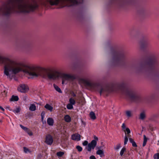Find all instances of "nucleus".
<instances>
[{
	"label": "nucleus",
	"instance_id": "obj_29",
	"mask_svg": "<svg viewBox=\"0 0 159 159\" xmlns=\"http://www.w3.org/2000/svg\"><path fill=\"white\" fill-rule=\"evenodd\" d=\"M76 148L79 152H81L82 150V148L79 145H78L76 147Z\"/></svg>",
	"mask_w": 159,
	"mask_h": 159
},
{
	"label": "nucleus",
	"instance_id": "obj_30",
	"mask_svg": "<svg viewBox=\"0 0 159 159\" xmlns=\"http://www.w3.org/2000/svg\"><path fill=\"white\" fill-rule=\"evenodd\" d=\"M45 115V113L44 112H42L41 114V120L43 123V119L44 118V116Z\"/></svg>",
	"mask_w": 159,
	"mask_h": 159
},
{
	"label": "nucleus",
	"instance_id": "obj_36",
	"mask_svg": "<svg viewBox=\"0 0 159 159\" xmlns=\"http://www.w3.org/2000/svg\"><path fill=\"white\" fill-rule=\"evenodd\" d=\"M20 126L22 129L25 131H27L28 129L26 127H24L21 125H20Z\"/></svg>",
	"mask_w": 159,
	"mask_h": 159
},
{
	"label": "nucleus",
	"instance_id": "obj_27",
	"mask_svg": "<svg viewBox=\"0 0 159 159\" xmlns=\"http://www.w3.org/2000/svg\"><path fill=\"white\" fill-rule=\"evenodd\" d=\"M64 152H57V155L58 157H61L63 155Z\"/></svg>",
	"mask_w": 159,
	"mask_h": 159
},
{
	"label": "nucleus",
	"instance_id": "obj_15",
	"mask_svg": "<svg viewBox=\"0 0 159 159\" xmlns=\"http://www.w3.org/2000/svg\"><path fill=\"white\" fill-rule=\"evenodd\" d=\"M44 107L46 109L50 111H52L53 107L48 104H46Z\"/></svg>",
	"mask_w": 159,
	"mask_h": 159
},
{
	"label": "nucleus",
	"instance_id": "obj_24",
	"mask_svg": "<svg viewBox=\"0 0 159 159\" xmlns=\"http://www.w3.org/2000/svg\"><path fill=\"white\" fill-rule=\"evenodd\" d=\"M73 105L69 103L66 106L67 108L69 110H71L73 108Z\"/></svg>",
	"mask_w": 159,
	"mask_h": 159
},
{
	"label": "nucleus",
	"instance_id": "obj_33",
	"mask_svg": "<svg viewBox=\"0 0 159 159\" xmlns=\"http://www.w3.org/2000/svg\"><path fill=\"white\" fill-rule=\"evenodd\" d=\"M119 57L120 56L119 55L117 54H116L114 57V59L116 60H117L119 59Z\"/></svg>",
	"mask_w": 159,
	"mask_h": 159
},
{
	"label": "nucleus",
	"instance_id": "obj_17",
	"mask_svg": "<svg viewBox=\"0 0 159 159\" xmlns=\"http://www.w3.org/2000/svg\"><path fill=\"white\" fill-rule=\"evenodd\" d=\"M36 109V107L34 104H31L29 107V110L32 111H34Z\"/></svg>",
	"mask_w": 159,
	"mask_h": 159
},
{
	"label": "nucleus",
	"instance_id": "obj_26",
	"mask_svg": "<svg viewBox=\"0 0 159 159\" xmlns=\"http://www.w3.org/2000/svg\"><path fill=\"white\" fill-rule=\"evenodd\" d=\"M125 150L126 148H122L120 152V155L121 156H122L123 155L124 152L125 151Z\"/></svg>",
	"mask_w": 159,
	"mask_h": 159
},
{
	"label": "nucleus",
	"instance_id": "obj_19",
	"mask_svg": "<svg viewBox=\"0 0 159 159\" xmlns=\"http://www.w3.org/2000/svg\"><path fill=\"white\" fill-rule=\"evenodd\" d=\"M125 114L127 117L128 118L132 116V111H126Z\"/></svg>",
	"mask_w": 159,
	"mask_h": 159
},
{
	"label": "nucleus",
	"instance_id": "obj_7",
	"mask_svg": "<svg viewBox=\"0 0 159 159\" xmlns=\"http://www.w3.org/2000/svg\"><path fill=\"white\" fill-rule=\"evenodd\" d=\"M79 82L89 87H92L93 85L91 80L88 79H80L79 80Z\"/></svg>",
	"mask_w": 159,
	"mask_h": 159
},
{
	"label": "nucleus",
	"instance_id": "obj_5",
	"mask_svg": "<svg viewBox=\"0 0 159 159\" xmlns=\"http://www.w3.org/2000/svg\"><path fill=\"white\" fill-rule=\"evenodd\" d=\"M113 91V87L111 86H108L102 87L99 92L101 94L102 93H109Z\"/></svg>",
	"mask_w": 159,
	"mask_h": 159
},
{
	"label": "nucleus",
	"instance_id": "obj_11",
	"mask_svg": "<svg viewBox=\"0 0 159 159\" xmlns=\"http://www.w3.org/2000/svg\"><path fill=\"white\" fill-rule=\"evenodd\" d=\"M146 117V112L145 111H143L140 114L139 119L141 120H143Z\"/></svg>",
	"mask_w": 159,
	"mask_h": 159
},
{
	"label": "nucleus",
	"instance_id": "obj_21",
	"mask_svg": "<svg viewBox=\"0 0 159 159\" xmlns=\"http://www.w3.org/2000/svg\"><path fill=\"white\" fill-rule=\"evenodd\" d=\"M129 141L132 144V145L134 147H137V145L135 142L134 141V140L132 138H129Z\"/></svg>",
	"mask_w": 159,
	"mask_h": 159
},
{
	"label": "nucleus",
	"instance_id": "obj_40",
	"mask_svg": "<svg viewBox=\"0 0 159 159\" xmlns=\"http://www.w3.org/2000/svg\"><path fill=\"white\" fill-rule=\"evenodd\" d=\"M90 159H96L95 157L94 156L92 155L90 156L89 157Z\"/></svg>",
	"mask_w": 159,
	"mask_h": 159
},
{
	"label": "nucleus",
	"instance_id": "obj_20",
	"mask_svg": "<svg viewBox=\"0 0 159 159\" xmlns=\"http://www.w3.org/2000/svg\"><path fill=\"white\" fill-rule=\"evenodd\" d=\"M53 87L55 90L59 93H62L61 89L55 84H53Z\"/></svg>",
	"mask_w": 159,
	"mask_h": 159
},
{
	"label": "nucleus",
	"instance_id": "obj_34",
	"mask_svg": "<svg viewBox=\"0 0 159 159\" xmlns=\"http://www.w3.org/2000/svg\"><path fill=\"white\" fill-rule=\"evenodd\" d=\"M122 129L123 130V131L125 132V129L126 128V126L125 124L124 123H123L122 125Z\"/></svg>",
	"mask_w": 159,
	"mask_h": 159
},
{
	"label": "nucleus",
	"instance_id": "obj_12",
	"mask_svg": "<svg viewBox=\"0 0 159 159\" xmlns=\"http://www.w3.org/2000/svg\"><path fill=\"white\" fill-rule=\"evenodd\" d=\"M48 124L50 126H52L54 123V120L52 118H48L47 120Z\"/></svg>",
	"mask_w": 159,
	"mask_h": 159
},
{
	"label": "nucleus",
	"instance_id": "obj_23",
	"mask_svg": "<svg viewBox=\"0 0 159 159\" xmlns=\"http://www.w3.org/2000/svg\"><path fill=\"white\" fill-rule=\"evenodd\" d=\"M143 146H144L146 144L147 139L145 135H143Z\"/></svg>",
	"mask_w": 159,
	"mask_h": 159
},
{
	"label": "nucleus",
	"instance_id": "obj_43",
	"mask_svg": "<svg viewBox=\"0 0 159 159\" xmlns=\"http://www.w3.org/2000/svg\"><path fill=\"white\" fill-rule=\"evenodd\" d=\"M73 96L74 97H75L76 96V95L74 93H73Z\"/></svg>",
	"mask_w": 159,
	"mask_h": 159
},
{
	"label": "nucleus",
	"instance_id": "obj_22",
	"mask_svg": "<svg viewBox=\"0 0 159 159\" xmlns=\"http://www.w3.org/2000/svg\"><path fill=\"white\" fill-rule=\"evenodd\" d=\"M69 102L70 103L73 105H74L76 103L75 100L72 98H71L69 99Z\"/></svg>",
	"mask_w": 159,
	"mask_h": 159
},
{
	"label": "nucleus",
	"instance_id": "obj_9",
	"mask_svg": "<svg viewBox=\"0 0 159 159\" xmlns=\"http://www.w3.org/2000/svg\"><path fill=\"white\" fill-rule=\"evenodd\" d=\"M53 142L52 136L49 134L47 135L46 137L45 142L48 145H51Z\"/></svg>",
	"mask_w": 159,
	"mask_h": 159
},
{
	"label": "nucleus",
	"instance_id": "obj_42",
	"mask_svg": "<svg viewBox=\"0 0 159 159\" xmlns=\"http://www.w3.org/2000/svg\"><path fill=\"white\" fill-rule=\"evenodd\" d=\"M94 139H95V140L96 141V140H98V138H97V137L96 136H94Z\"/></svg>",
	"mask_w": 159,
	"mask_h": 159
},
{
	"label": "nucleus",
	"instance_id": "obj_18",
	"mask_svg": "<svg viewBox=\"0 0 159 159\" xmlns=\"http://www.w3.org/2000/svg\"><path fill=\"white\" fill-rule=\"evenodd\" d=\"M91 118L93 120H95L96 118V117L95 113L93 111H91L89 114Z\"/></svg>",
	"mask_w": 159,
	"mask_h": 159
},
{
	"label": "nucleus",
	"instance_id": "obj_35",
	"mask_svg": "<svg viewBox=\"0 0 159 159\" xmlns=\"http://www.w3.org/2000/svg\"><path fill=\"white\" fill-rule=\"evenodd\" d=\"M20 111V109L18 108H16L14 111H13V112L15 113H18Z\"/></svg>",
	"mask_w": 159,
	"mask_h": 159
},
{
	"label": "nucleus",
	"instance_id": "obj_44",
	"mask_svg": "<svg viewBox=\"0 0 159 159\" xmlns=\"http://www.w3.org/2000/svg\"><path fill=\"white\" fill-rule=\"evenodd\" d=\"M32 133H31V134H30V135H32Z\"/></svg>",
	"mask_w": 159,
	"mask_h": 159
},
{
	"label": "nucleus",
	"instance_id": "obj_41",
	"mask_svg": "<svg viewBox=\"0 0 159 159\" xmlns=\"http://www.w3.org/2000/svg\"><path fill=\"white\" fill-rule=\"evenodd\" d=\"M0 109L3 111H5L4 109L2 107L0 106Z\"/></svg>",
	"mask_w": 159,
	"mask_h": 159
},
{
	"label": "nucleus",
	"instance_id": "obj_1",
	"mask_svg": "<svg viewBox=\"0 0 159 159\" xmlns=\"http://www.w3.org/2000/svg\"><path fill=\"white\" fill-rule=\"evenodd\" d=\"M0 64L3 66L4 75L10 80L22 70L21 63L8 57L0 55Z\"/></svg>",
	"mask_w": 159,
	"mask_h": 159
},
{
	"label": "nucleus",
	"instance_id": "obj_3",
	"mask_svg": "<svg viewBox=\"0 0 159 159\" xmlns=\"http://www.w3.org/2000/svg\"><path fill=\"white\" fill-rule=\"evenodd\" d=\"M41 3L45 6L48 5L56 6L60 4L69 7L78 5L79 3L77 0H44L41 1Z\"/></svg>",
	"mask_w": 159,
	"mask_h": 159
},
{
	"label": "nucleus",
	"instance_id": "obj_38",
	"mask_svg": "<svg viewBox=\"0 0 159 159\" xmlns=\"http://www.w3.org/2000/svg\"><path fill=\"white\" fill-rule=\"evenodd\" d=\"M24 152L26 153H28L29 151V149L25 147L24 148Z\"/></svg>",
	"mask_w": 159,
	"mask_h": 159
},
{
	"label": "nucleus",
	"instance_id": "obj_25",
	"mask_svg": "<svg viewBox=\"0 0 159 159\" xmlns=\"http://www.w3.org/2000/svg\"><path fill=\"white\" fill-rule=\"evenodd\" d=\"M126 95L127 96L130 98H132L133 96V95L132 94V93L129 92L127 93Z\"/></svg>",
	"mask_w": 159,
	"mask_h": 159
},
{
	"label": "nucleus",
	"instance_id": "obj_37",
	"mask_svg": "<svg viewBox=\"0 0 159 159\" xmlns=\"http://www.w3.org/2000/svg\"><path fill=\"white\" fill-rule=\"evenodd\" d=\"M125 132H127V133L128 134H129L130 133V131L129 128H126L125 129ZM125 134H126V133H125Z\"/></svg>",
	"mask_w": 159,
	"mask_h": 159
},
{
	"label": "nucleus",
	"instance_id": "obj_14",
	"mask_svg": "<svg viewBox=\"0 0 159 159\" xmlns=\"http://www.w3.org/2000/svg\"><path fill=\"white\" fill-rule=\"evenodd\" d=\"M65 120L67 122H70L71 121V117L68 115H66L64 117Z\"/></svg>",
	"mask_w": 159,
	"mask_h": 159
},
{
	"label": "nucleus",
	"instance_id": "obj_10",
	"mask_svg": "<svg viewBox=\"0 0 159 159\" xmlns=\"http://www.w3.org/2000/svg\"><path fill=\"white\" fill-rule=\"evenodd\" d=\"M71 138L73 140L79 141L80 140V136L78 134H74L72 136Z\"/></svg>",
	"mask_w": 159,
	"mask_h": 159
},
{
	"label": "nucleus",
	"instance_id": "obj_2",
	"mask_svg": "<svg viewBox=\"0 0 159 159\" xmlns=\"http://www.w3.org/2000/svg\"><path fill=\"white\" fill-rule=\"evenodd\" d=\"M23 71L33 77L41 76L44 78L48 77L49 79L52 80H55L58 78V76L56 73L52 72L50 68H46L30 65L27 66L25 69L23 70Z\"/></svg>",
	"mask_w": 159,
	"mask_h": 159
},
{
	"label": "nucleus",
	"instance_id": "obj_8",
	"mask_svg": "<svg viewBox=\"0 0 159 159\" xmlns=\"http://www.w3.org/2000/svg\"><path fill=\"white\" fill-rule=\"evenodd\" d=\"M97 144L96 141L93 140L88 144L87 150L88 151H90L92 149H94Z\"/></svg>",
	"mask_w": 159,
	"mask_h": 159
},
{
	"label": "nucleus",
	"instance_id": "obj_28",
	"mask_svg": "<svg viewBox=\"0 0 159 159\" xmlns=\"http://www.w3.org/2000/svg\"><path fill=\"white\" fill-rule=\"evenodd\" d=\"M128 141V137L126 135H125V140H124V145H126L127 144Z\"/></svg>",
	"mask_w": 159,
	"mask_h": 159
},
{
	"label": "nucleus",
	"instance_id": "obj_31",
	"mask_svg": "<svg viewBox=\"0 0 159 159\" xmlns=\"http://www.w3.org/2000/svg\"><path fill=\"white\" fill-rule=\"evenodd\" d=\"M153 157L154 159H159V153H157L155 154Z\"/></svg>",
	"mask_w": 159,
	"mask_h": 159
},
{
	"label": "nucleus",
	"instance_id": "obj_4",
	"mask_svg": "<svg viewBox=\"0 0 159 159\" xmlns=\"http://www.w3.org/2000/svg\"><path fill=\"white\" fill-rule=\"evenodd\" d=\"M61 78L62 79V84H66L68 81H73L75 79V76L73 75L63 73L61 75Z\"/></svg>",
	"mask_w": 159,
	"mask_h": 159
},
{
	"label": "nucleus",
	"instance_id": "obj_32",
	"mask_svg": "<svg viewBox=\"0 0 159 159\" xmlns=\"http://www.w3.org/2000/svg\"><path fill=\"white\" fill-rule=\"evenodd\" d=\"M120 144H118L117 145L116 147L114 148V149L115 150H118L119 149V148H120Z\"/></svg>",
	"mask_w": 159,
	"mask_h": 159
},
{
	"label": "nucleus",
	"instance_id": "obj_6",
	"mask_svg": "<svg viewBox=\"0 0 159 159\" xmlns=\"http://www.w3.org/2000/svg\"><path fill=\"white\" fill-rule=\"evenodd\" d=\"M17 90L20 92L25 93L29 90V88L27 85L25 84H21L18 87Z\"/></svg>",
	"mask_w": 159,
	"mask_h": 159
},
{
	"label": "nucleus",
	"instance_id": "obj_16",
	"mask_svg": "<svg viewBox=\"0 0 159 159\" xmlns=\"http://www.w3.org/2000/svg\"><path fill=\"white\" fill-rule=\"evenodd\" d=\"M97 154L99 155L101 157H102L104 156V153L103 151L100 149H99L96 152Z\"/></svg>",
	"mask_w": 159,
	"mask_h": 159
},
{
	"label": "nucleus",
	"instance_id": "obj_39",
	"mask_svg": "<svg viewBox=\"0 0 159 159\" xmlns=\"http://www.w3.org/2000/svg\"><path fill=\"white\" fill-rule=\"evenodd\" d=\"M83 146H86L88 144V142L86 140L84 141L82 143Z\"/></svg>",
	"mask_w": 159,
	"mask_h": 159
},
{
	"label": "nucleus",
	"instance_id": "obj_13",
	"mask_svg": "<svg viewBox=\"0 0 159 159\" xmlns=\"http://www.w3.org/2000/svg\"><path fill=\"white\" fill-rule=\"evenodd\" d=\"M19 100V98L17 96L13 95L10 99V101H16Z\"/></svg>",
	"mask_w": 159,
	"mask_h": 159
}]
</instances>
